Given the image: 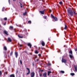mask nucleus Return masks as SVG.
<instances>
[{
    "label": "nucleus",
    "instance_id": "obj_1",
    "mask_svg": "<svg viewBox=\"0 0 77 77\" xmlns=\"http://www.w3.org/2000/svg\"><path fill=\"white\" fill-rule=\"evenodd\" d=\"M68 14H70L72 17L74 15V13L72 12V11L71 9H69L67 10Z\"/></svg>",
    "mask_w": 77,
    "mask_h": 77
},
{
    "label": "nucleus",
    "instance_id": "obj_2",
    "mask_svg": "<svg viewBox=\"0 0 77 77\" xmlns=\"http://www.w3.org/2000/svg\"><path fill=\"white\" fill-rule=\"evenodd\" d=\"M51 16L52 18H53L54 19L55 21H57V18L54 17V16H53V15L52 14H51Z\"/></svg>",
    "mask_w": 77,
    "mask_h": 77
},
{
    "label": "nucleus",
    "instance_id": "obj_3",
    "mask_svg": "<svg viewBox=\"0 0 77 77\" xmlns=\"http://www.w3.org/2000/svg\"><path fill=\"white\" fill-rule=\"evenodd\" d=\"M35 72H32L31 73V74H30V75H31V77H35Z\"/></svg>",
    "mask_w": 77,
    "mask_h": 77
},
{
    "label": "nucleus",
    "instance_id": "obj_4",
    "mask_svg": "<svg viewBox=\"0 0 77 77\" xmlns=\"http://www.w3.org/2000/svg\"><path fill=\"white\" fill-rule=\"evenodd\" d=\"M62 62L63 63H66V60L65 59H62Z\"/></svg>",
    "mask_w": 77,
    "mask_h": 77
},
{
    "label": "nucleus",
    "instance_id": "obj_5",
    "mask_svg": "<svg viewBox=\"0 0 77 77\" xmlns=\"http://www.w3.org/2000/svg\"><path fill=\"white\" fill-rule=\"evenodd\" d=\"M27 69L28 71V73H27L26 74L27 75H29V74H30V69L29 68H26Z\"/></svg>",
    "mask_w": 77,
    "mask_h": 77
},
{
    "label": "nucleus",
    "instance_id": "obj_6",
    "mask_svg": "<svg viewBox=\"0 0 77 77\" xmlns=\"http://www.w3.org/2000/svg\"><path fill=\"white\" fill-rule=\"evenodd\" d=\"M43 76L44 77H47V73L46 72L44 73L43 75Z\"/></svg>",
    "mask_w": 77,
    "mask_h": 77
},
{
    "label": "nucleus",
    "instance_id": "obj_7",
    "mask_svg": "<svg viewBox=\"0 0 77 77\" xmlns=\"http://www.w3.org/2000/svg\"><path fill=\"white\" fill-rule=\"evenodd\" d=\"M45 11V10H43V11H40L39 12L41 14H44V11Z\"/></svg>",
    "mask_w": 77,
    "mask_h": 77
},
{
    "label": "nucleus",
    "instance_id": "obj_8",
    "mask_svg": "<svg viewBox=\"0 0 77 77\" xmlns=\"http://www.w3.org/2000/svg\"><path fill=\"white\" fill-rule=\"evenodd\" d=\"M41 44H42V46H45V43L43 41H42Z\"/></svg>",
    "mask_w": 77,
    "mask_h": 77
},
{
    "label": "nucleus",
    "instance_id": "obj_9",
    "mask_svg": "<svg viewBox=\"0 0 77 77\" xmlns=\"http://www.w3.org/2000/svg\"><path fill=\"white\" fill-rule=\"evenodd\" d=\"M28 45L29 47L30 48H32V44L30 43H29L28 44Z\"/></svg>",
    "mask_w": 77,
    "mask_h": 77
},
{
    "label": "nucleus",
    "instance_id": "obj_10",
    "mask_svg": "<svg viewBox=\"0 0 77 77\" xmlns=\"http://www.w3.org/2000/svg\"><path fill=\"white\" fill-rule=\"evenodd\" d=\"M15 55L16 56V58H17V57H18V52H15Z\"/></svg>",
    "mask_w": 77,
    "mask_h": 77
},
{
    "label": "nucleus",
    "instance_id": "obj_11",
    "mask_svg": "<svg viewBox=\"0 0 77 77\" xmlns=\"http://www.w3.org/2000/svg\"><path fill=\"white\" fill-rule=\"evenodd\" d=\"M74 68L75 69V71L76 72H77V66H74Z\"/></svg>",
    "mask_w": 77,
    "mask_h": 77
},
{
    "label": "nucleus",
    "instance_id": "obj_12",
    "mask_svg": "<svg viewBox=\"0 0 77 77\" xmlns=\"http://www.w3.org/2000/svg\"><path fill=\"white\" fill-rule=\"evenodd\" d=\"M8 41H9V42H12V39L10 38H8Z\"/></svg>",
    "mask_w": 77,
    "mask_h": 77
},
{
    "label": "nucleus",
    "instance_id": "obj_13",
    "mask_svg": "<svg viewBox=\"0 0 77 77\" xmlns=\"http://www.w3.org/2000/svg\"><path fill=\"white\" fill-rule=\"evenodd\" d=\"M4 50H5V51H7V48H6V47L5 46H4Z\"/></svg>",
    "mask_w": 77,
    "mask_h": 77
},
{
    "label": "nucleus",
    "instance_id": "obj_14",
    "mask_svg": "<svg viewBox=\"0 0 77 77\" xmlns=\"http://www.w3.org/2000/svg\"><path fill=\"white\" fill-rule=\"evenodd\" d=\"M4 33L6 34V35H8V32L6 31V30H5L4 31Z\"/></svg>",
    "mask_w": 77,
    "mask_h": 77
},
{
    "label": "nucleus",
    "instance_id": "obj_15",
    "mask_svg": "<svg viewBox=\"0 0 77 77\" xmlns=\"http://www.w3.org/2000/svg\"><path fill=\"white\" fill-rule=\"evenodd\" d=\"M60 73H62L63 74H64L65 73V72L63 71H61L60 72Z\"/></svg>",
    "mask_w": 77,
    "mask_h": 77
},
{
    "label": "nucleus",
    "instance_id": "obj_16",
    "mask_svg": "<svg viewBox=\"0 0 77 77\" xmlns=\"http://www.w3.org/2000/svg\"><path fill=\"white\" fill-rule=\"evenodd\" d=\"M70 75H72V76H74V75H75V74H74V73H70Z\"/></svg>",
    "mask_w": 77,
    "mask_h": 77
},
{
    "label": "nucleus",
    "instance_id": "obj_17",
    "mask_svg": "<svg viewBox=\"0 0 77 77\" xmlns=\"http://www.w3.org/2000/svg\"><path fill=\"white\" fill-rule=\"evenodd\" d=\"M48 75H50V73H51V72L48 71Z\"/></svg>",
    "mask_w": 77,
    "mask_h": 77
},
{
    "label": "nucleus",
    "instance_id": "obj_18",
    "mask_svg": "<svg viewBox=\"0 0 77 77\" xmlns=\"http://www.w3.org/2000/svg\"><path fill=\"white\" fill-rule=\"evenodd\" d=\"M69 53L70 54H71L72 55V51H70L69 52Z\"/></svg>",
    "mask_w": 77,
    "mask_h": 77
},
{
    "label": "nucleus",
    "instance_id": "obj_19",
    "mask_svg": "<svg viewBox=\"0 0 77 77\" xmlns=\"http://www.w3.org/2000/svg\"><path fill=\"white\" fill-rule=\"evenodd\" d=\"M72 55H69L71 59H72V57H73V56H72Z\"/></svg>",
    "mask_w": 77,
    "mask_h": 77
},
{
    "label": "nucleus",
    "instance_id": "obj_20",
    "mask_svg": "<svg viewBox=\"0 0 77 77\" xmlns=\"http://www.w3.org/2000/svg\"><path fill=\"white\" fill-rule=\"evenodd\" d=\"M73 13H74V14L75 15H77V13H75V11H73Z\"/></svg>",
    "mask_w": 77,
    "mask_h": 77
},
{
    "label": "nucleus",
    "instance_id": "obj_21",
    "mask_svg": "<svg viewBox=\"0 0 77 77\" xmlns=\"http://www.w3.org/2000/svg\"><path fill=\"white\" fill-rule=\"evenodd\" d=\"M67 29V26L66 25H65V27H64V29L66 30V29Z\"/></svg>",
    "mask_w": 77,
    "mask_h": 77
},
{
    "label": "nucleus",
    "instance_id": "obj_22",
    "mask_svg": "<svg viewBox=\"0 0 77 77\" xmlns=\"http://www.w3.org/2000/svg\"><path fill=\"white\" fill-rule=\"evenodd\" d=\"M9 29H10L11 30V29H13V27L12 26H10L9 27Z\"/></svg>",
    "mask_w": 77,
    "mask_h": 77
},
{
    "label": "nucleus",
    "instance_id": "obj_23",
    "mask_svg": "<svg viewBox=\"0 0 77 77\" xmlns=\"http://www.w3.org/2000/svg\"><path fill=\"white\" fill-rule=\"evenodd\" d=\"M35 53L36 54H38V51H35Z\"/></svg>",
    "mask_w": 77,
    "mask_h": 77
},
{
    "label": "nucleus",
    "instance_id": "obj_24",
    "mask_svg": "<svg viewBox=\"0 0 77 77\" xmlns=\"http://www.w3.org/2000/svg\"><path fill=\"white\" fill-rule=\"evenodd\" d=\"M18 36L19 38H23V36H20V35H18Z\"/></svg>",
    "mask_w": 77,
    "mask_h": 77
},
{
    "label": "nucleus",
    "instance_id": "obj_25",
    "mask_svg": "<svg viewBox=\"0 0 77 77\" xmlns=\"http://www.w3.org/2000/svg\"><path fill=\"white\" fill-rule=\"evenodd\" d=\"M13 54V52H11L10 53V56H12Z\"/></svg>",
    "mask_w": 77,
    "mask_h": 77
},
{
    "label": "nucleus",
    "instance_id": "obj_26",
    "mask_svg": "<svg viewBox=\"0 0 77 77\" xmlns=\"http://www.w3.org/2000/svg\"><path fill=\"white\" fill-rule=\"evenodd\" d=\"M2 74V72L0 70V75H1Z\"/></svg>",
    "mask_w": 77,
    "mask_h": 77
},
{
    "label": "nucleus",
    "instance_id": "obj_27",
    "mask_svg": "<svg viewBox=\"0 0 77 77\" xmlns=\"http://www.w3.org/2000/svg\"><path fill=\"white\" fill-rule=\"evenodd\" d=\"M20 63H21V65H22V61L21 60H20Z\"/></svg>",
    "mask_w": 77,
    "mask_h": 77
},
{
    "label": "nucleus",
    "instance_id": "obj_28",
    "mask_svg": "<svg viewBox=\"0 0 77 77\" xmlns=\"http://www.w3.org/2000/svg\"><path fill=\"white\" fill-rule=\"evenodd\" d=\"M26 14H27V12H26L25 13H24L23 14V15H26Z\"/></svg>",
    "mask_w": 77,
    "mask_h": 77
},
{
    "label": "nucleus",
    "instance_id": "obj_29",
    "mask_svg": "<svg viewBox=\"0 0 77 77\" xmlns=\"http://www.w3.org/2000/svg\"><path fill=\"white\" fill-rule=\"evenodd\" d=\"M4 20H8V19L7 18V17H5L4 18Z\"/></svg>",
    "mask_w": 77,
    "mask_h": 77
},
{
    "label": "nucleus",
    "instance_id": "obj_30",
    "mask_svg": "<svg viewBox=\"0 0 77 77\" xmlns=\"http://www.w3.org/2000/svg\"><path fill=\"white\" fill-rule=\"evenodd\" d=\"M20 6H21V8H23V5H22L21 3H20Z\"/></svg>",
    "mask_w": 77,
    "mask_h": 77
},
{
    "label": "nucleus",
    "instance_id": "obj_31",
    "mask_svg": "<svg viewBox=\"0 0 77 77\" xmlns=\"http://www.w3.org/2000/svg\"><path fill=\"white\" fill-rule=\"evenodd\" d=\"M43 18L45 19H47V16H44V17H43Z\"/></svg>",
    "mask_w": 77,
    "mask_h": 77
},
{
    "label": "nucleus",
    "instance_id": "obj_32",
    "mask_svg": "<svg viewBox=\"0 0 77 77\" xmlns=\"http://www.w3.org/2000/svg\"><path fill=\"white\" fill-rule=\"evenodd\" d=\"M48 66H51V64L50 63H48Z\"/></svg>",
    "mask_w": 77,
    "mask_h": 77
},
{
    "label": "nucleus",
    "instance_id": "obj_33",
    "mask_svg": "<svg viewBox=\"0 0 77 77\" xmlns=\"http://www.w3.org/2000/svg\"><path fill=\"white\" fill-rule=\"evenodd\" d=\"M59 4L60 5H62V2H60Z\"/></svg>",
    "mask_w": 77,
    "mask_h": 77
},
{
    "label": "nucleus",
    "instance_id": "obj_34",
    "mask_svg": "<svg viewBox=\"0 0 77 77\" xmlns=\"http://www.w3.org/2000/svg\"><path fill=\"white\" fill-rule=\"evenodd\" d=\"M29 23H30V24H31V22L30 21H28Z\"/></svg>",
    "mask_w": 77,
    "mask_h": 77
},
{
    "label": "nucleus",
    "instance_id": "obj_35",
    "mask_svg": "<svg viewBox=\"0 0 77 77\" xmlns=\"http://www.w3.org/2000/svg\"><path fill=\"white\" fill-rule=\"evenodd\" d=\"M24 31H25L26 33V32H27V30L26 29H25Z\"/></svg>",
    "mask_w": 77,
    "mask_h": 77
},
{
    "label": "nucleus",
    "instance_id": "obj_36",
    "mask_svg": "<svg viewBox=\"0 0 77 77\" xmlns=\"http://www.w3.org/2000/svg\"><path fill=\"white\" fill-rule=\"evenodd\" d=\"M75 51H77V48L75 49Z\"/></svg>",
    "mask_w": 77,
    "mask_h": 77
},
{
    "label": "nucleus",
    "instance_id": "obj_37",
    "mask_svg": "<svg viewBox=\"0 0 77 77\" xmlns=\"http://www.w3.org/2000/svg\"><path fill=\"white\" fill-rule=\"evenodd\" d=\"M28 33H26V35H28Z\"/></svg>",
    "mask_w": 77,
    "mask_h": 77
},
{
    "label": "nucleus",
    "instance_id": "obj_38",
    "mask_svg": "<svg viewBox=\"0 0 77 77\" xmlns=\"http://www.w3.org/2000/svg\"><path fill=\"white\" fill-rule=\"evenodd\" d=\"M39 75L40 77H41V76H42V74H40Z\"/></svg>",
    "mask_w": 77,
    "mask_h": 77
},
{
    "label": "nucleus",
    "instance_id": "obj_39",
    "mask_svg": "<svg viewBox=\"0 0 77 77\" xmlns=\"http://www.w3.org/2000/svg\"><path fill=\"white\" fill-rule=\"evenodd\" d=\"M38 55L39 56H41V54H38Z\"/></svg>",
    "mask_w": 77,
    "mask_h": 77
},
{
    "label": "nucleus",
    "instance_id": "obj_40",
    "mask_svg": "<svg viewBox=\"0 0 77 77\" xmlns=\"http://www.w3.org/2000/svg\"><path fill=\"white\" fill-rule=\"evenodd\" d=\"M37 58V56H35V59H36V58Z\"/></svg>",
    "mask_w": 77,
    "mask_h": 77
},
{
    "label": "nucleus",
    "instance_id": "obj_41",
    "mask_svg": "<svg viewBox=\"0 0 77 77\" xmlns=\"http://www.w3.org/2000/svg\"><path fill=\"white\" fill-rule=\"evenodd\" d=\"M22 45H20V47H22Z\"/></svg>",
    "mask_w": 77,
    "mask_h": 77
},
{
    "label": "nucleus",
    "instance_id": "obj_42",
    "mask_svg": "<svg viewBox=\"0 0 77 77\" xmlns=\"http://www.w3.org/2000/svg\"><path fill=\"white\" fill-rule=\"evenodd\" d=\"M49 11H50V12H51V10H50Z\"/></svg>",
    "mask_w": 77,
    "mask_h": 77
},
{
    "label": "nucleus",
    "instance_id": "obj_43",
    "mask_svg": "<svg viewBox=\"0 0 77 77\" xmlns=\"http://www.w3.org/2000/svg\"><path fill=\"white\" fill-rule=\"evenodd\" d=\"M43 70H41V71L42 72H43Z\"/></svg>",
    "mask_w": 77,
    "mask_h": 77
},
{
    "label": "nucleus",
    "instance_id": "obj_44",
    "mask_svg": "<svg viewBox=\"0 0 77 77\" xmlns=\"http://www.w3.org/2000/svg\"><path fill=\"white\" fill-rule=\"evenodd\" d=\"M10 0H9V3H10Z\"/></svg>",
    "mask_w": 77,
    "mask_h": 77
},
{
    "label": "nucleus",
    "instance_id": "obj_45",
    "mask_svg": "<svg viewBox=\"0 0 77 77\" xmlns=\"http://www.w3.org/2000/svg\"><path fill=\"white\" fill-rule=\"evenodd\" d=\"M4 25H6V23H4Z\"/></svg>",
    "mask_w": 77,
    "mask_h": 77
},
{
    "label": "nucleus",
    "instance_id": "obj_46",
    "mask_svg": "<svg viewBox=\"0 0 77 77\" xmlns=\"http://www.w3.org/2000/svg\"><path fill=\"white\" fill-rule=\"evenodd\" d=\"M5 9V8L3 7L2 8V9Z\"/></svg>",
    "mask_w": 77,
    "mask_h": 77
},
{
    "label": "nucleus",
    "instance_id": "obj_47",
    "mask_svg": "<svg viewBox=\"0 0 77 77\" xmlns=\"http://www.w3.org/2000/svg\"><path fill=\"white\" fill-rule=\"evenodd\" d=\"M38 59H37L36 60V61H38Z\"/></svg>",
    "mask_w": 77,
    "mask_h": 77
},
{
    "label": "nucleus",
    "instance_id": "obj_48",
    "mask_svg": "<svg viewBox=\"0 0 77 77\" xmlns=\"http://www.w3.org/2000/svg\"><path fill=\"white\" fill-rule=\"evenodd\" d=\"M16 73H17H17H18V71H17Z\"/></svg>",
    "mask_w": 77,
    "mask_h": 77
},
{
    "label": "nucleus",
    "instance_id": "obj_49",
    "mask_svg": "<svg viewBox=\"0 0 77 77\" xmlns=\"http://www.w3.org/2000/svg\"><path fill=\"white\" fill-rule=\"evenodd\" d=\"M4 11V9H2V11Z\"/></svg>",
    "mask_w": 77,
    "mask_h": 77
},
{
    "label": "nucleus",
    "instance_id": "obj_50",
    "mask_svg": "<svg viewBox=\"0 0 77 77\" xmlns=\"http://www.w3.org/2000/svg\"><path fill=\"white\" fill-rule=\"evenodd\" d=\"M5 74H7V72H5Z\"/></svg>",
    "mask_w": 77,
    "mask_h": 77
},
{
    "label": "nucleus",
    "instance_id": "obj_51",
    "mask_svg": "<svg viewBox=\"0 0 77 77\" xmlns=\"http://www.w3.org/2000/svg\"><path fill=\"white\" fill-rule=\"evenodd\" d=\"M13 1H16V0H13Z\"/></svg>",
    "mask_w": 77,
    "mask_h": 77
},
{
    "label": "nucleus",
    "instance_id": "obj_52",
    "mask_svg": "<svg viewBox=\"0 0 77 77\" xmlns=\"http://www.w3.org/2000/svg\"><path fill=\"white\" fill-rule=\"evenodd\" d=\"M15 14L16 15H17V13H15Z\"/></svg>",
    "mask_w": 77,
    "mask_h": 77
},
{
    "label": "nucleus",
    "instance_id": "obj_53",
    "mask_svg": "<svg viewBox=\"0 0 77 77\" xmlns=\"http://www.w3.org/2000/svg\"><path fill=\"white\" fill-rule=\"evenodd\" d=\"M40 1H41V0H40Z\"/></svg>",
    "mask_w": 77,
    "mask_h": 77
},
{
    "label": "nucleus",
    "instance_id": "obj_54",
    "mask_svg": "<svg viewBox=\"0 0 77 77\" xmlns=\"http://www.w3.org/2000/svg\"><path fill=\"white\" fill-rule=\"evenodd\" d=\"M60 20H62L61 19H60Z\"/></svg>",
    "mask_w": 77,
    "mask_h": 77
}]
</instances>
